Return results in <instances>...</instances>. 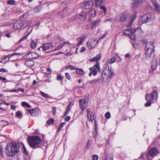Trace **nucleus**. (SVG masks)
Here are the masks:
<instances>
[{
  "label": "nucleus",
  "mask_w": 160,
  "mask_h": 160,
  "mask_svg": "<svg viewBox=\"0 0 160 160\" xmlns=\"http://www.w3.org/2000/svg\"><path fill=\"white\" fill-rule=\"evenodd\" d=\"M79 14L81 21H84L86 20L87 15V12L85 11H82Z\"/></svg>",
  "instance_id": "aec40b11"
},
{
  "label": "nucleus",
  "mask_w": 160,
  "mask_h": 160,
  "mask_svg": "<svg viewBox=\"0 0 160 160\" xmlns=\"http://www.w3.org/2000/svg\"><path fill=\"white\" fill-rule=\"evenodd\" d=\"M93 1L90 0L83 2L81 5V7L85 9H88L92 7L93 5Z\"/></svg>",
  "instance_id": "6e6552de"
},
{
  "label": "nucleus",
  "mask_w": 160,
  "mask_h": 160,
  "mask_svg": "<svg viewBox=\"0 0 160 160\" xmlns=\"http://www.w3.org/2000/svg\"><path fill=\"white\" fill-rule=\"evenodd\" d=\"M158 93L157 91L154 90L151 94H147L146 96V99L147 101H149L157 99Z\"/></svg>",
  "instance_id": "0eeeda50"
},
{
  "label": "nucleus",
  "mask_w": 160,
  "mask_h": 160,
  "mask_svg": "<svg viewBox=\"0 0 160 160\" xmlns=\"http://www.w3.org/2000/svg\"><path fill=\"white\" fill-rule=\"evenodd\" d=\"M101 22L100 19H98L97 20L91 21L90 23L93 25H98Z\"/></svg>",
  "instance_id": "393cba45"
},
{
  "label": "nucleus",
  "mask_w": 160,
  "mask_h": 160,
  "mask_svg": "<svg viewBox=\"0 0 160 160\" xmlns=\"http://www.w3.org/2000/svg\"><path fill=\"white\" fill-rule=\"evenodd\" d=\"M46 77L47 78H48V79H47V80L48 81V82H50V81L49 80V78H50L51 77V74L50 73H47L46 75Z\"/></svg>",
  "instance_id": "603ef678"
},
{
  "label": "nucleus",
  "mask_w": 160,
  "mask_h": 160,
  "mask_svg": "<svg viewBox=\"0 0 160 160\" xmlns=\"http://www.w3.org/2000/svg\"><path fill=\"white\" fill-rule=\"evenodd\" d=\"M38 57V55L33 52H29L25 56L23 57L24 59H31L37 58Z\"/></svg>",
  "instance_id": "9b49d317"
},
{
  "label": "nucleus",
  "mask_w": 160,
  "mask_h": 160,
  "mask_svg": "<svg viewBox=\"0 0 160 160\" xmlns=\"http://www.w3.org/2000/svg\"><path fill=\"white\" fill-rule=\"evenodd\" d=\"M128 14L127 13H123L120 17H117L116 18V21L117 22L121 21V22H125L127 20Z\"/></svg>",
  "instance_id": "ddd939ff"
},
{
  "label": "nucleus",
  "mask_w": 160,
  "mask_h": 160,
  "mask_svg": "<svg viewBox=\"0 0 160 160\" xmlns=\"http://www.w3.org/2000/svg\"><path fill=\"white\" fill-rule=\"evenodd\" d=\"M156 18L155 15L153 13H148L142 16L140 20L142 23L151 22Z\"/></svg>",
  "instance_id": "423d86ee"
},
{
  "label": "nucleus",
  "mask_w": 160,
  "mask_h": 160,
  "mask_svg": "<svg viewBox=\"0 0 160 160\" xmlns=\"http://www.w3.org/2000/svg\"><path fill=\"white\" fill-rule=\"evenodd\" d=\"M157 61L155 59H153L152 62L151 68L153 70L156 69L157 67Z\"/></svg>",
  "instance_id": "5701e85b"
},
{
  "label": "nucleus",
  "mask_w": 160,
  "mask_h": 160,
  "mask_svg": "<svg viewBox=\"0 0 160 160\" xmlns=\"http://www.w3.org/2000/svg\"><path fill=\"white\" fill-rule=\"evenodd\" d=\"M101 55L100 54H99L94 58L90 59L89 60L90 62H98L101 59Z\"/></svg>",
  "instance_id": "412c9836"
},
{
  "label": "nucleus",
  "mask_w": 160,
  "mask_h": 160,
  "mask_svg": "<svg viewBox=\"0 0 160 160\" xmlns=\"http://www.w3.org/2000/svg\"><path fill=\"white\" fill-rule=\"evenodd\" d=\"M98 82V79H94L89 81L88 82V83L90 84H92L93 83H96Z\"/></svg>",
  "instance_id": "e433bc0d"
},
{
  "label": "nucleus",
  "mask_w": 160,
  "mask_h": 160,
  "mask_svg": "<svg viewBox=\"0 0 160 160\" xmlns=\"http://www.w3.org/2000/svg\"><path fill=\"white\" fill-rule=\"evenodd\" d=\"M116 58L115 56L113 57L111 59H108L107 61V64H111L114 63L116 61Z\"/></svg>",
  "instance_id": "bb28decb"
},
{
  "label": "nucleus",
  "mask_w": 160,
  "mask_h": 160,
  "mask_svg": "<svg viewBox=\"0 0 160 160\" xmlns=\"http://www.w3.org/2000/svg\"><path fill=\"white\" fill-rule=\"evenodd\" d=\"M141 31V29L140 28H137L134 29L127 28L124 29L123 33L126 36L129 37L132 40H134L135 38V33H140Z\"/></svg>",
  "instance_id": "20e7f679"
},
{
  "label": "nucleus",
  "mask_w": 160,
  "mask_h": 160,
  "mask_svg": "<svg viewBox=\"0 0 160 160\" xmlns=\"http://www.w3.org/2000/svg\"><path fill=\"white\" fill-rule=\"evenodd\" d=\"M89 15L90 17H94L96 15L95 10L94 9H92L89 12Z\"/></svg>",
  "instance_id": "cd10ccee"
},
{
  "label": "nucleus",
  "mask_w": 160,
  "mask_h": 160,
  "mask_svg": "<svg viewBox=\"0 0 160 160\" xmlns=\"http://www.w3.org/2000/svg\"><path fill=\"white\" fill-rule=\"evenodd\" d=\"M154 6L155 11L160 14V5L158 4Z\"/></svg>",
  "instance_id": "2f4dec72"
},
{
  "label": "nucleus",
  "mask_w": 160,
  "mask_h": 160,
  "mask_svg": "<svg viewBox=\"0 0 160 160\" xmlns=\"http://www.w3.org/2000/svg\"><path fill=\"white\" fill-rule=\"evenodd\" d=\"M89 70L90 71L92 72L93 75H96L97 74L98 71H100L99 64L97 63L96 65H94L91 68H90Z\"/></svg>",
  "instance_id": "f8f14e48"
},
{
  "label": "nucleus",
  "mask_w": 160,
  "mask_h": 160,
  "mask_svg": "<svg viewBox=\"0 0 160 160\" xmlns=\"http://www.w3.org/2000/svg\"><path fill=\"white\" fill-rule=\"evenodd\" d=\"M56 111V108L55 107H53L52 108V113L54 115H55Z\"/></svg>",
  "instance_id": "052dcab7"
},
{
  "label": "nucleus",
  "mask_w": 160,
  "mask_h": 160,
  "mask_svg": "<svg viewBox=\"0 0 160 160\" xmlns=\"http://www.w3.org/2000/svg\"><path fill=\"white\" fill-rule=\"evenodd\" d=\"M19 150V147H18L15 142H12L11 145L9 144L6 147V153L9 157H12L17 154Z\"/></svg>",
  "instance_id": "f257e3e1"
},
{
  "label": "nucleus",
  "mask_w": 160,
  "mask_h": 160,
  "mask_svg": "<svg viewBox=\"0 0 160 160\" xmlns=\"http://www.w3.org/2000/svg\"><path fill=\"white\" fill-rule=\"evenodd\" d=\"M86 50V48L84 47H82L81 48V49L80 50V52H84Z\"/></svg>",
  "instance_id": "680f3d73"
},
{
  "label": "nucleus",
  "mask_w": 160,
  "mask_h": 160,
  "mask_svg": "<svg viewBox=\"0 0 160 160\" xmlns=\"http://www.w3.org/2000/svg\"><path fill=\"white\" fill-rule=\"evenodd\" d=\"M19 90H20V89L19 88H18V89H15L14 90H11L10 91H9V92H18Z\"/></svg>",
  "instance_id": "0e129e2a"
},
{
  "label": "nucleus",
  "mask_w": 160,
  "mask_h": 160,
  "mask_svg": "<svg viewBox=\"0 0 160 160\" xmlns=\"http://www.w3.org/2000/svg\"><path fill=\"white\" fill-rule=\"evenodd\" d=\"M70 69L72 70H74L76 69V68L71 65H68L66 67V69Z\"/></svg>",
  "instance_id": "58836bf2"
},
{
  "label": "nucleus",
  "mask_w": 160,
  "mask_h": 160,
  "mask_svg": "<svg viewBox=\"0 0 160 160\" xmlns=\"http://www.w3.org/2000/svg\"><path fill=\"white\" fill-rule=\"evenodd\" d=\"M87 116L88 120L91 121H92L94 119L93 113L91 112L90 108L87 109Z\"/></svg>",
  "instance_id": "dca6fc26"
},
{
  "label": "nucleus",
  "mask_w": 160,
  "mask_h": 160,
  "mask_svg": "<svg viewBox=\"0 0 160 160\" xmlns=\"http://www.w3.org/2000/svg\"><path fill=\"white\" fill-rule=\"evenodd\" d=\"M30 32H28V33L25 36L23 37L21 39V41L27 39V37L28 35L30 34Z\"/></svg>",
  "instance_id": "8fccbe9b"
},
{
  "label": "nucleus",
  "mask_w": 160,
  "mask_h": 160,
  "mask_svg": "<svg viewBox=\"0 0 160 160\" xmlns=\"http://www.w3.org/2000/svg\"><path fill=\"white\" fill-rule=\"evenodd\" d=\"M98 158V157L97 155H93L92 156V160H97Z\"/></svg>",
  "instance_id": "3c124183"
},
{
  "label": "nucleus",
  "mask_w": 160,
  "mask_h": 160,
  "mask_svg": "<svg viewBox=\"0 0 160 160\" xmlns=\"http://www.w3.org/2000/svg\"><path fill=\"white\" fill-rule=\"evenodd\" d=\"M145 156L147 158V159H148V155L146 154L145 153H142V154L141 155V157H140V159H142V160H144L145 159L144 157V156Z\"/></svg>",
  "instance_id": "a19ab883"
},
{
  "label": "nucleus",
  "mask_w": 160,
  "mask_h": 160,
  "mask_svg": "<svg viewBox=\"0 0 160 160\" xmlns=\"http://www.w3.org/2000/svg\"><path fill=\"white\" fill-rule=\"evenodd\" d=\"M100 8L103 11V12L104 14L106 13L107 9L105 7L103 6H101L100 7Z\"/></svg>",
  "instance_id": "37998d69"
},
{
  "label": "nucleus",
  "mask_w": 160,
  "mask_h": 160,
  "mask_svg": "<svg viewBox=\"0 0 160 160\" xmlns=\"http://www.w3.org/2000/svg\"><path fill=\"white\" fill-rule=\"evenodd\" d=\"M8 124V122L6 121L2 120L0 122V125L2 126H5Z\"/></svg>",
  "instance_id": "c9c22d12"
},
{
  "label": "nucleus",
  "mask_w": 160,
  "mask_h": 160,
  "mask_svg": "<svg viewBox=\"0 0 160 160\" xmlns=\"http://www.w3.org/2000/svg\"><path fill=\"white\" fill-rule=\"evenodd\" d=\"M28 143L31 147L35 148L39 147L41 140L38 136H32L28 139Z\"/></svg>",
  "instance_id": "39448f33"
},
{
  "label": "nucleus",
  "mask_w": 160,
  "mask_h": 160,
  "mask_svg": "<svg viewBox=\"0 0 160 160\" xmlns=\"http://www.w3.org/2000/svg\"><path fill=\"white\" fill-rule=\"evenodd\" d=\"M137 17V15L136 12L132 15V17L131 19L129 21V23L127 25V27L130 26L132 24V22Z\"/></svg>",
  "instance_id": "4be33fe9"
},
{
  "label": "nucleus",
  "mask_w": 160,
  "mask_h": 160,
  "mask_svg": "<svg viewBox=\"0 0 160 160\" xmlns=\"http://www.w3.org/2000/svg\"><path fill=\"white\" fill-rule=\"evenodd\" d=\"M65 77L68 80H69L71 79V77L68 73H65Z\"/></svg>",
  "instance_id": "864d4df0"
},
{
  "label": "nucleus",
  "mask_w": 160,
  "mask_h": 160,
  "mask_svg": "<svg viewBox=\"0 0 160 160\" xmlns=\"http://www.w3.org/2000/svg\"><path fill=\"white\" fill-rule=\"evenodd\" d=\"M151 105V102H148L145 104V106L146 107L150 106Z\"/></svg>",
  "instance_id": "13d9d810"
},
{
  "label": "nucleus",
  "mask_w": 160,
  "mask_h": 160,
  "mask_svg": "<svg viewBox=\"0 0 160 160\" xmlns=\"http://www.w3.org/2000/svg\"><path fill=\"white\" fill-rule=\"evenodd\" d=\"M63 77L61 75H58L57 76V79L58 80H60L63 79Z\"/></svg>",
  "instance_id": "5fc2aeb1"
},
{
  "label": "nucleus",
  "mask_w": 160,
  "mask_h": 160,
  "mask_svg": "<svg viewBox=\"0 0 160 160\" xmlns=\"http://www.w3.org/2000/svg\"><path fill=\"white\" fill-rule=\"evenodd\" d=\"M21 143L22 144L23 147L22 150L23 153L24 155H28V154L29 153L27 151L26 147L22 142H21Z\"/></svg>",
  "instance_id": "a878e982"
},
{
  "label": "nucleus",
  "mask_w": 160,
  "mask_h": 160,
  "mask_svg": "<svg viewBox=\"0 0 160 160\" xmlns=\"http://www.w3.org/2000/svg\"><path fill=\"white\" fill-rule=\"evenodd\" d=\"M114 74L113 70L109 67L108 64H105L103 66L102 76L103 79L107 80L110 79Z\"/></svg>",
  "instance_id": "f03ea898"
},
{
  "label": "nucleus",
  "mask_w": 160,
  "mask_h": 160,
  "mask_svg": "<svg viewBox=\"0 0 160 160\" xmlns=\"http://www.w3.org/2000/svg\"><path fill=\"white\" fill-rule=\"evenodd\" d=\"M14 29H19L20 28V24L19 23H15L13 25Z\"/></svg>",
  "instance_id": "4c0bfd02"
},
{
  "label": "nucleus",
  "mask_w": 160,
  "mask_h": 160,
  "mask_svg": "<svg viewBox=\"0 0 160 160\" xmlns=\"http://www.w3.org/2000/svg\"><path fill=\"white\" fill-rule=\"evenodd\" d=\"M114 20L112 18H110L108 19H106L104 20V22H112Z\"/></svg>",
  "instance_id": "de8ad7c7"
},
{
  "label": "nucleus",
  "mask_w": 160,
  "mask_h": 160,
  "mask_svg": "<svg viewBox=\"0 0 160 160\" xmlns=\"http://www.w3.org/2000/svg\"><path fill=\"white\" fill-rule=\"evenodd\" d=\"M16 116L17 117H20V112L19 111L17 112L16 114Z\"/></svg>",
  "instance_id": "338daca9"
},
{
  "label": "nucleus",
  "mask_w": 160,
  "mask_h": 160,
  "mask_svg": "<svg viewBox=\"0 0 160 160\" xmlns=\"http://www.w3.org/2000/svg\"><path fill=\"white\" fill-rule=\"evenodd\" d=\"M74 18L75 19H80V14L76 15L75 16H74Z\"/></svg>",
  "instance_id": "e2e57ef3"
},
{
  "label": "nucleus",
  "mask_w": 160,
  "mask_h": 160,
  "mask_svg": "<svg viewBox=\"0 0 160 160\" xmlns=\"http://www.w3.org/2000/svg\"><path fill=\"white\" fill-rule=\"evenodd\" d=\"M115 57L116 58V60L118 62H120L121 61V59L118 56L117 54H116V56H115Z\"/></svg>",
  "instance_id": "49530a36"
},
{
  "label": "nucleus",
  "mask_w": 160,
  "mask_h": 160,
  "mask_svg": "<svg viewBox=\"0 0 160 160\" xmlns=\"http://www.w3.org/2000/svg\"><path fill=\"white\" fill-rule=\"evenodd\" d=\"M144 0H133L131 3V7L133 9L138 8L142 3Z\"/></svg>",
  "instance_id": "9d476101"
},
{
  "label": "nucleus",
  "mask_w": 160,
  "mask_h": 160,
  "mask_svg": "<svg viewBox=\"0 0 160 160\" xmlns=\"http://www.w3.org/2000/svg\"><path fill=\"white\" fill-rule=\"evenodd\" d=\"M159 153V152L156 148H151L149 151L148 155L151 157H154Z\"/></svg>",
  "instance_id": "2eb2a0df"
},
{
  "label": "nucleus",
  "mask_w": 160,
  "mask_h": 160,
  "mask_svg": "<svg viewBox=\"0 0 160 160\" xmlns=\"http://www.w3.org/2000/svg\"><path fill=\"white\" fill-rule=\"evenodd\" d=\"M7 3L11 5L16 4V2L14 0H9L7 1Z\"/></svg>",
  "instance_id": "c756f323"
},
{
  "label": "nucleus",
  "mask_w": 160,
  "mask_h": 160,
  "mask_svg": "<svg viewBox=\"0 0 160 160\" xmlns=\"http://www.w3.org/2000/svg\"><path fill=\"white\" fill-rule=\"evenodd\" d=\"M154 48L152 42L150 41L146 43L144 49V55L146 59H149L151 58Z\"/></svg>",
  "instance_id": "7ed1b4c3"
},
{
  "label": "nucleus",
  "mask_w": 160,
  "mask_h": 160,
  "mask_svg": "<svg viewBox=\"0 0 160 160\" xmlns=\"http://www.w3.org/2000/svg\"><path fill=\"white\" fill-rule=\"evenodd\" d=\"M40 93L41 95L44 97H45V98H50V96L49 95L45 93L44 92H43L42 91H40Z\"/></svg>",
  "instance_id": "473e14b6"
},
{
  "label": "nucleus",
  "mask_w": 160,
  "mask_h": 160,
  "mask_svg": "<svg viewBox=\"0 0 160 160\" xmlns=\"http://www.w3.org/2000/svg\"><path fill=\"white\" fill-rule=\"evenodd\" d=\"M53 47V45L49 43L45 44L42 47V50L44 51L46 50H49L52 48Z\"/></svg>",
  "instance_id": "6ab92c4d"
},
{
  "label": "nucleus",
  "mask_w": 160,
  "mask_h": 160,
  "mask_svg": "<svg viewBox=\"0 0 160 160\" xmlns=\"http://www.w3.org/2000/svg\"><path fill=\"white\" fill-rule=\"evenodd\" d=\"M70 117H69V116H67L64 119V120L67 122V121H68L70 120Z\"/></svg>",
  "instance_id": "69168bd1"
},
{
  "label": "nucleus",
  "mask_w": 160,
  "mask_h": 160,
  "mask_svg": "<svg viewBox=\"0 0 160 160\" xmlns=\"http://www.w3.org/2000/svg\"><path fill=\"white\" fill-rule=\"evenodd\" d=\"M79 106L81 109L83 110L86 108L87 106V102L86 100L84 99H81L79 101Z\"/></svg>",
  "instance_id": "4468645a"
},
{
  "label": "nucleus",
  "mask_w": 160,
  "mask_h": 160,
  "mask_svg": "<svg viewBox=\"0 0 160 160\" xmlns=\"http://www.w3.org/2000/svg\"><path fill=\"white\" fill-rule=\"evenodd\" d=\"M54 120L52 118H50L46 122V124H50L53 123L54 122Z\"/></svg>",
  "instance_id": "c03bdc74"
},
{
  "label": "nucleus",
  "mask_w": 160,
  "mask_h": 160,
  "mask_svg": "<svg viewBox=\"0 0 160 160\" xmlns=\"http://www.w3.org/2000/svg\"><path fill=\"white\" fill-rule=\"evenodd\" d=\"M151 1L153 6L158 4L157 3L156 0H151Z\"/></svg>",
  "instance_id": "4d7b16f0"
},
{
  "label": "nucleus",
  "mask_w": 160,
  "mask_h": 160,
  "mask_svg": "<svg viewBox=\"0 0 160 160\" xmlns=\"http://www.w3.org/2000/svg\"><path fill=\"white\" fill-rule=\"evenodd\" d=\"M25 64L28 67H32L34 65V62L32 61H28L25 62Z\"/></svg>",
  "instance_id": "b1692460"
},
{
  "label": "nucleus",
  "mask_w": 160,
  "mask_h": 160,
  "mask_svg": "<svg viewBox=\"0 0 160 160\" xmlns=\"http://www.w3.org/2000/svg\"><path fill=\"white\" fill-rule=\"evenodd\" d=\"M76 69V72L78 74H79L81 75H82L84 74V72L83 70H82V69H79V68H77V69Z\"/></svg>",
  "instance_id": "7c9ffc66"
},
{
  "label": "nucleus",
  "mask_w": 160,
  "mask_h": 160,
  "mask_svg": "<svg viewBox=\"0 0 160 160\" xmlns=\"http://www.w3.org/2000/svg\"><path fill=\"white\" fill-rule=\"evenodd\" d=\"M19 53H14L12 54H10L2 59L1 61V62L2 63H5L9 60L10 58L11 57L14 55H19Z\"/></svg>",
  "instance_id": "f3484780"
},
{
  "label": "nucleus",
  "mask_w": 160,
  "mask_h": 160,
  "mask_svg": "<svg viewBox=\"0 0 160 160\" xmlns=\"http://www.w3.org/2000/svg\"><path fill=\"white\" fill-rule=\"evenodd\" d=\"M103 0H95L96 5L97 6H99L102 3Z\"/></svg>",
  "instance_id": "ea45409f"
},
{
  "label": "nucleus",
  "mask_w": 160,
  "mask_h": 160,
  "mask_svg": "<svg viewBox=\"0 0 160 160\" xmlns=\"http://www.w3.org/2000/svg\"><path fill=\"white\" fill-rule=\"evenodd\" d=\"M29 16V14L28 13H26L24 14L23 15L24 18H26L28 17Z\"/></svg>",
  "instance_id": "6e6d98bb"
},
{
  "label": "nucleus",
  "mask_w": 160,
  "mask_h": 160,
  "mask_svg": "<svg viewBox=\"0 0 160 160\" xmlns=\"http://www.w3.org/2000/svg\"><path fill=\"white\" fill-rule=\"evenodd\" d=\"M31 115L33 117L37 116L39 113V109L38 108H35L31 110H28Z\"/></svg>",
  "instance_id": "a211bd4d"
},
{
  "label": "nucleus",
  "mask_w": 160,
  "mask_h": 160,
  "mask_svg": "<svg viewBox=\"0 0 160 160\" xmlns=\"http://www.w3.org/2000/svg\"><path fill=\"white\" fill-rule=\"evenodd\" d=\"M30 45L31 48H34L36 47V43L34 41V40H32L30 43Z\"/></svg>",
  "instance_id": "72a5a7b5"
},
{
  "label": "nucleus",
  "mask_w": 160,
  "mask_h": 160,
  "mask_svg": "<svg viewBox=\"0 0 160 160\" xmlns=\"http://www.w3.org/2000/svg\"><path fill=\"white\" fill-rule=\"evenodd\" d=\"M78 43L77 45H79L82 44L84 40V38H79L78 39Z\"/></svg>",
  "instance_id": "c85d7f7f"
},
{
  "label": "nucleus",
  "mask_w": 160,
  "mask_h": 160,
  "mask_svg": "<svg viewBox=\"0 0 160 160\" xmlns=\"http://www.w3.org/2000/svg\"><path fill=\"white\" fill-rule=\"evenodd\" d=\"M110 113L108 112L106 113L105 115V118L107 119H109L110 118Z\"/></svg>",
  "instance_id": "79ce46f5"
},
{
  "label": "nucleus",
  "mask_w": 160,
  "mask_h": 160,
  "mask_svg": "<svg viewBox=\"0 0 160 160\" xmlns=\"http://www.w3.org/2000/svg\"><path fill=\"white\" fill-rule=\"evenodd\" d=\"M0 72H8V71L6 70L5 69L1 68L0 69Z\"/></svg>",
  "instance_id": "774afa93"
},
{
  "label": "nucleus",
  "mask_w": 160,
  "mask_h": 160,
  "mask_svg": "<svg viewBox=\"0 0 160 160\" xmlns=\"http://www.w3.org/2000/svg\"><path fill=\"white\" fill-rule=\"evenodd\" d=\"M98 42V41H96L94 39H90L86 43L87 46L89 49L93 48L97 45Z\"/></svg>",
  "instance_id": "1a4fd4ad"
},
{
  "label": "nucleus",
  "mask_w": 160,
  "mask_h": 160,
  "mask_svg": "<svg viewBox=\"0 0 160 160\" xmlns=\"http://www.w3.org/2000/svg\"><path fill=\"white\" fill-rule=\"evenodd\" d=\"M22 105L24 107L27 108H30L31 106L27 102H22Z\"/></svg>",
  "instance_id": "f704fd0d"
},
{
  "label": "nucleus",
  "mask_w": 160,
  "mask_h": 160,
  "mask_svg": "<svg viewBox=\"0 0 160 160\" xmlns=\"http://www.w3.org/2000/svg\"><path fill=\"white\" fill-rule=\"evenodd\" d=\"M113 157L111 155H109L107 156L105 160H113Z\"/></svg>",
  "instance_id": "a18cd8bd"
},
{
  "label": "nucleus",
  "mask_w": 160,
  "mask_h": 160,
  "mask_svg": "<svg viewBox=\"0 0 160 160\" xmlns=\"http://www.w3.org/2000/svg\"><path fill=\"white\" fill-rule=\"evenodd\" d=\"M71 108V103H70V104L68 106L67 108L66 109V111L69 112V111L70 110Z\"/></svg>",
  "instance_id": "bf43d9fd"
},
{
  "label": "nucleus",
  "mask_w": 160,
  "mask_h": 160,
  "mask_svg": "<svg viewBox=\"0 0 160 160\" xmlns=\"http://www.w3.org/2000/svg\"><path fill=\"white\" fill-rule=\"evenodd\" d=\"M63 46V45H62V44L58 46L57 48H55L54 49V50L57 51L58 50L60 49V48H62Z\"/></svg>",
  "instance_id": "09e8293b"
}]
</instances>
